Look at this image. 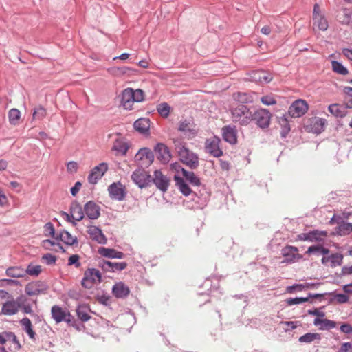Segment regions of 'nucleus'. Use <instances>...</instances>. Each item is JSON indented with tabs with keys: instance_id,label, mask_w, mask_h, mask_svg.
<instances>
[{
	"instance_id": "obj_1",
	"label": "nucleus",
	"mask_w": 352,
	"mask_h": 352,
	"mask_svg": "<svg viewBox=\"0 0 352 352\" xmlns=\"http://www.w3.org/2000/svg\"><path fill=\"white\" fill-rule=\"evenodd\" d=\"M144 99V94L142 89L126 88L122 91L121 103L125 109L131 110L135 102H140Z\"/></svg>"
},
{
	"instance_id": "obj_2",
	"label": "nucleus",
	"mask_w": 352,
	"mask_h": 352,
	"mask_svg": "<svg viewBox=\"0 0 352 352\" xmlns=\"http://www.w3.org/2000/svg\"><path fill=\"white\" fill-rule=\"evenodd\" d=\"M252 111L245 105L239 104L231 109V119L235 123L246 126L252 120Z\"/></svg>"
},
{
	"instance_id": "obj_3",
	"label": "nucleus",
	"mask_w": 352,
	"mask_h": 352,
	"mask_svg": "<svg viewBox=\"0 0 352 352\" xmlns=\"http://www.w3.org/2000/svg\"><path fill=\"white\" fill-rule=\"evenodd\" d=\"M179 157L181 161L192 168H195L199 165V159L197 155L188 149L185 146L179 144L176 145Z\"/></svg>"
},
{
	"instance_id": "obj_4",
	"label": "nucleus",
	"mask_w": 352,
	"mask_h": 352,
	"mask_svg": "<svg viewBox=\"0 0 352 352\" xmlns=\"http://www.w3.org/2000/svg\"><path fill=\"white\" fill-rule=\"evenodd\" d=\"M102 275L100 272L95 268H88L84 272L82 280V286L86 289H91L95 285L101 282Z\"/></svg>"
},
{
	"instance_id": "obj_5",
	"label": "nucleus",
	"mask_w": 352,
	"mask_h": 352,
	"mask_svg": "<svg viewBox=\"0 0 352 352\" xmlns=\"http://www.w3.org/2000/svg\"><path fill=\"white\" fill-rule=\"evenodd\" d=\"M221 141L217 136L208 138L205 142V149L206 153L214 157H219L223 155V152L221 148Z\"/></svg>"
},
{
	"instance_id": "obj_6",
	"label": "nucleus",
	"mask_w": 352,
	"mask_h": 352,
	"mask_svg": "<svg viewBox=\"0 0 352 352\" xmlns=\"http://www.w3.org/2000/svg\"><path fill=\"white\" fill-rule=\"evenodd\" d=\"M252 120L261 129H266L270 124L272 113L267 109H259L252 113Z\"/></svg>"
},
{
	"instance_id": "obj_7",
	"label": "nucleus",
	"mask_w": 352,
	"mask_h": 352,
	"mask_svg": "<svg viewBox=\"0 0 352 352\" xmlns=\"http://www.w3.org/2000/svg\"><path fill=\"white\" fill-rule=\"evenodd\" d=\"M314 28H317L319 30L324 31L328 28V21L322 13L318 4H315L313 12Z\"/></svg>"
},
{
	"instance_id": "obj_8",
	"label": "nucleus",
	"mask_w": 352,
	"mask_h": 352,
	"mask_svg": "<svg viewBox=\"0 0 352 352\" xmlns=\"http://www.w3.org/2000/svg\"><path fill=\"white\" fill-rule=\"evenodd\" d=\"M154 160L152 151L148 148H142L135 155V162L141 166L151 165Z\"/></svg>"
},
{
	"instance_id": "obj_9",
	"label": "nucleus",
	"mask_w": 352,
	"mask_h": 352,
	"mask_svg": "<svg viewBox=\"0 0 352 352\" xmlns=\"http://www.w3.org/2000/svg\"><path fill=\"white\" fill-rule=\"evenodd\" d=\"M282 255L285 259L281 262L282 263H292L300 261L302 256L298 253V250L296 247L292 245H287L282 249Z\"/></svg>"
},
{
	"instance_id": "obj_10",
	"label": "nucleus",
	"mask_w": 352,
	"mask_h": 352,
	"mask_svg": "<svg viewBox=\"0 0 352 352\" xmlns=\"http://www.w3.org/2000/svg\"><path fill=\"white\" fill-rule=\"evenodd\" d=\"M131 179L140 188H144L150 183L151 175L144 169L140 168L133 173Z\"/></svg>"
},
{
	"instance_id": "obj_11",
	"label": "nucleus",
	"mask_w": 352,
	"mask_h": 352,
	"mask_svg": "<svg viewBox=\"0 0 352 352\" xmlns=\"http://www.w3.org/2000/svg\"><path fill=\"white\" fill-rule=\"evenodd\" d=\"M108 170V164L105 162H102L99 165L95 166L88 176V181L91 184H95L98 181L102 178L104 173Z\"/></svg>"
},
{
	"instance_id": "obj_12",
	"label": "nucleus",
	"mask_w": 352,
	"mask_h": 352,
	"mask_svg": "<svg viewBox=\"0 0 352 352\" xmlns=\"http://www.w3.org/2000/svg\"><path fill=\"white\" fill-rule=\"evenodd\" d=\"M108 191L111 199L122 201L126 195L125 188L120 182H115L108 188Z\"/></svg>"
},
{
	"instance_id": "obj_13",
	"label": "nucleus",
	"mask_w": 352,
	"mask_h": 352,
	"mask_svg": "<svg viewBox=\"0 0 352 352\" xmlns=\"http://www.w3.org/2000/svg\"><path fill=\"white\" fill-rule=\"evenodd\" d=\"M307 110V103L303 100H297L289 107V113L292 117L298 118L304 115Z\"/></svg>"
},
{
	"instance_id": "obj_14",
	"label": "nucleus",
	"mask_w": 352,
	"mask_h": 352,
	"mask_svg": "<svg viewBox=\"0 0 352 352\" xmlns=\"http://www.w3.org/2000/svg\"><path fill=\"white\" fill-rule=\"evenodd\" d=\"M130 145L123 138H116L113 143L111 151L116 155L124 156L129 149Z\"/></svg>"
},
{
	"instance_id": "obj_15",
	"label": "nucleus",
	"mask_w": 352,
	"mask_h": 352,
	"mask_svg": "<svg viewBox=\"0 0 352 352\" xmlns=\"http://www.w3.org/2000/svg\"><path fill=\"white\" fill-rule=\"evenodd\" d=\"M21 303L17 300L12 299L3 304L0 314L12 316L18 313Z\"/></svg>"
},
{
	"instance_id": "obj_16",
	"label": "nucleus",
	"mask_w": 352,
	"mask_h": 352,
	"mask_svg": "<svg viewBox=\"0 0 352 352\" xmlns=\"http://www.w3.org/2000/svg\"><path fill=\"white\" fill-rule=\"evenodd\" d=\"M52 316L57 322H70V314L58 305H54L51 309Z\"/></svg>"
},
{
	"instance_id": "obj_17",
	"label": "nucleus",
	"mask_w": 352,
	"mask_h": 352,
	"mask_svg": "<svg viewBox=\"0 0 352 352\" xmlns=\"http://www.w3.org/2000/svg\"><path fill=\"white\" fill-rule=\"evenodd\" d=\"M100 267L104 271L116 272L126 269L127 263L126 262H111L104 260L100 263Z\"/></svg>"
},
{
	"instance_id": "obj_18",
	"label": "nucleus",
	"mask_w": 352,
	"mask_h": 352,
	"mask_svg": "<svg viewBox=\"0 0 352 352\" xmlns=\"http://www.w3.org/2000/svg\"><path fill=\"white\" fill-rule=\"evenodd\" d=\"M46 290V286L39 281L29 283L25 288V292L28 296H37L45 293Z\"/></svg>"
},
{
	"instance_id": "obj_19",
	"label": "nucleus",
	"mask_w": 352,
	"mask_h": 352,
	"mask_svg": "<svg viewBox=\"0 0 352 352\" xmlns=\"http://www.w3.org/2000/svg\"><path fill=\"white\" fill-rule=\"evenodd\" d=\"M343 256L340 253L326 254L322 258V263L327 267H335L341 265Z\"/></svg>"
},
{
	"instance_id": "obj_20",
	"label": "nucleus",
	"mask_w": 352,
	"mask_h": 352,
	"mask_svg": "<svg viewBox=\"0 0 352 352\" xmlns=\"http://www.w3.org/2000/svg\"><path fill=\"white\" fill-rule=\"evenodd\" d=\"M153 182L160 190L166 192L168 188L170 180L160 170L154 172Z\"/></svg>"
},
{
	"instance_id": "obj_21",
	"label": "nucleus",
	"mask_w": 352,
	"mask_h": 352,
	"mask_svg": "<svg viewBox=\"0 0 352 352\" xmlns=\"http://www.w3.org/2000/svg\"><path fill=\"white\" fill-rule=\"evenodd\" d=\"M222 135L223 140L231 144H235L237 142V132L234 126H223L222 128Z\"/></svg>"
},
{
	"instance_id": "obj_22",
	"label": "nucleus",
	"mask_w": 352,
	"mask_h": 352,
	"mask_svg": "<svg viewBox=\"0 0 352 352\" xmlns=\"http://www.w3.org/2000/svg\"><path fill=\"white\" fill-rule=\"evenodd\" d=\"M155 151L157 155V157L164 164L168 163L170 158L171 155L168 148L162 143H159L155 147Z\"/></svg>"
},
{
	"instance_id": "obj_23",
	"label": "nucleus",
	"mask_w": 352,
	"mask_h": 352,
	"mask_svg": "<svg viewBox=\"0 0 352 352\" xmlns=\"http://www.w3.org/2000/svg\"><path fill=\"white\" fill-rule=\"evenodd\" d=\"M87 232L91 239L100 244L107 243V238L103 234L102 230L95 226H91L88 228Z\"/></svg>"
},
{
	"instance_id": "obj_24",
	"label": "nucleus",
	"mask_w": 352,
	"mask_h": 352,
	"mask_svg": "<svg viewBox=\"0 0 352 352\" xmlns=\"http://www.w3.org/2000/svg\"><path fill=\"white\" fill-rule=\"evenodd\" d=\"M98 253L101 256L109 258H122L124 256V254L122 252L118 251L113 248L104 247H100L98 249Z\"/></svg>"
},
{
	"instance_id": "obj_25",
	"label": "nucleus",
	"mask_w": 352,
	"mask_h": 352,
	"mask_svg": "<svg viewBox=\"0 0 352 352\" xmlns=\"http://www.w3.org/2000/svg\"><path fill=\"white\" fill-rule=\"evenodd\" d=\"M112 292L116 298H121L126 297L130 293V289L123 282H118L113 285Z\"/></svg>"
},
{
	"instance_id": "obj_26",
	"label": "nucleus",
	"mask_w": 352,
	"mask_h": 352,
	"mask_svg": "<svg viewBox=\"0 0 352 352\" xmlns=\"http://www.w3.org/2000/svg\"><path fill=\"white\" fill-rule=\"evenodd\" d=\"M56 239L61 241L67 245H77L78 244L77 237L66 230H63L58 234Z\"/></svg>"
},
{
	"instance_id": "obj_27",
	"label": "nucleus",
	"mask_w": 352,
	"mask_h": 352,
	"mask_svg": "<svg viewBox=\"0 0 352 352\" xmlns=\"http://www.w3.org/2000/svg\"><path fill=\"white\" fill-rule=\"evenodd\" d=\"M85 212L87 216L91 219H96L100 216V208L93 201H89L85 204Z\"/></svg>"
},
{
	"instance_id": "obj_28",
	"label": "nucleus",
	"mask_w": 352,
	"mask_h": 352,
	"mask_svg": "<svg viewBox=\"0 0 352 352\" xmlns=\"http://www.w3.org/2000/svg\"><path fill=\"white\" fill-rule=\"evenodd\" d=\"M314 324L319 327L320 330H330L336 327V322L326 318H316L314 320Z\"/></svg>"
},
{
	"instance_id": "obj_29",
	"label": "nucleus",
	"mask_w": 352,
	"mask_h": 352,
	"mask_svg": "<svg viewBox=\"0 0 352 352\" xmlns=\"http://www.w3.org/2000/svg\"><path fill=\"white\" fill-rule=\"evenodd\" d=\"M135 129L141 133H146L150 128V120L148 118H140L133 124Z\"/></svg>"
},
{
	"instance_id": "obj_30",
	"label": "nucleus",
	"mask_w": 352,
	"mask_h": 352,
	"mask_svg": "<svg viewBox=\"0 0 352 352\" xmlns=\"http://www.w3.org/2000/svg\"><path fill=\"white\" fill-rule=\"evenodd\" d=\"M172 166L175 168L179 167L181 168L184 177L192 185L199 186L201 184L199 179L193 172L187 171L185 169L181 168L180 166L177 164H172Z\"/></svg>"
},
{
	"instance_id": "obj_31",
	"label": "nucleus",
	"mask_w": 352,
	"mask_h": 352,
	"mask_svg": "<svg viewBox=\"0 0 352 352\" xmlns=\"http://www.w3.org/2000/svg\"><path fill=\"white\" fill-rule=\"evenodd\" d=\"M7 341L12 342L16 345V349H20L21 345L14 333L7 331L0 333V344H5Z\"/></svg>"
},
{
	"instance_id": "obj_32",
	"label": "nucleus",
	"mask_w": 352,
	"mask_h": 352,
	"mask_svg": "<svg viewBox=\"0 0 352 352\" xmlns=\"http://www.w3.org/2000/svg\"><path fill=\"white\" fill-rule=\"evenodd\" d=\"M70 213L74 221H80L84 218V212L78 204H73L70 208Z\"/></svg>"
},
{
	"instance_id": "obj_33",
	"label": "nucleus",
	"mask_w": 352,
	"mask_h": 352,
	"mask_svg": "<svg viewBox=\"0 0 352 352\" xmlns=\"http://www.w3.org/2000/svg\"><path fill=\"white\" fill-rule=\"evenodd\" d=\"M20 324L23 327V330L28 333L30 338L35 340L36 333L33 330L32 324L28 318H23L20 320Z\"/></svg>"
},
{
	"instance_id": "obj_34",
	"label": "nucleus",
	"mask_w": 352,
	"mask_h": 352,
	"mask_svg": "<svg viewBox=\"0 0 352 352\" xmlns=\"http://www.w3.org/2000/svg\"><path fill=\"white\" fill-rule=\"evenodd\" d=\"M112 73L116 77H122V76H131L137 74V70L128 67H116L112 69Z\"/></svg>"
},
{
	"instance_id": "obj_35",
	"label": "nucleus",
	"mask_w": 352,
	"mask_h": 352,
	"mask_svg": "<svg viewBox=\"0 0 352 352\" xmlns=\"http://www.w3.org/2000/svg\"><path fill=\"white\" fill-rule=\"evenodd\" d=\"M314 283H305L304 284H296L286 287V292L289 294L294 293L295 291L301 292L315 287Z\"/></svg>"
},
{
	"instance_id": "obj_36",
	"label": "nucleus",
	"mask_w": 352,
	"mask_h": 352,
	"mask_svg": "<svg viewBox=\"0 0 352 352\" xmlns=\"http://www.w3.org/2000/svg\"><path fill=\"white\" fill-rule=\"evenodd\" d=\"M233 98L242 104L251 103L254 99L250 94L245 92H237L233 94Z\"/></svg>"
},
{
	"instance_id": "obj_37",
	"label": "nucleus",
	"mask_w": 352,
	"mask_h": 352,
	"mask_svg": "<svg viewBox=\"0 0 352 352\" xmlns=\"http://www.w3.org/2000/svg\"><path fill=\"white\" fill-rule=\"evenodd\" d=\"M318 235L325 236V232L319 233L318 231H313L308 233H302L298 235V239L300 241H310L317 240L318 239Z\"/></svg>"
},
{
	"instance_id": "obj_38",
	"label": "nucleus",
	"mask_w": 352,
	"mask_h": 352,
	"mask_svg": "<svg viewBox=\"0 0 352 352\" xmlns=\"http://www.w3.org/2000/svg\"><path fill=\"white\" fill-rule=\"evenodd\" d=\"M328 109L332 115L336 117L343 118L346 115L345 108L338 104H333L329 105Z\"/></svg>"
},
{
	"instance_id": "obj_39",
	"label": "nucleus",
	"mask_w": 352,
	"mask_h": 352,
	"mask_svg": "<svg viewBox=\"0 0 352 352\" xmlns=\"http://www.w3.org/2000/svg\"><path fill=\"white\" fill-rule=\"evenodd\" d=\"M6 274L12 278H21L25 276V270L20 267H10L6 270Z\"/></svg>"
},
{
	"instance_id": "obj_40",
	"label": "nucleus",
	"mask_w": 352,
	"mask_h": 352,
	"mask_svg": "<svg viewBox=\"0 0 352 352\" xmlns=\"http://www.w3.org/2000/svg\"><path fill=\"white\" fill-rule=\"evenodd\" d=\"M175 180L176 182V185L179 187L180 191L184 195L188 196L192 192V190L184 182L182 178L178 176H175Z\"/></svg>"
},
{
	"instance_id": "obj_41",
	"label": "nucleus",
	"mask_w": 352,
	"mask_h": 352,
	"mask_svg": "<svg viewBox=\"0 0 352 352\" xmlns=\"http://www.w3.org/2000/svg\"><path fill=\"white\" fill-rule=\"evenodd\" d=\"M325 120L320 118H315L311 121L312 130L316 133H320L324 129Z\"/></svg>"
},
{
	"instance_id": "obj_42",
	"label": "nucleus",
	"mask_w": 352,
	"mask_h": 352,
	"mask_svg": "<svg viewBox=\"0 0 352 352\" xmlns=\"http://www.w3.org/2000/svg\"><path fill=\"white\" fill-rule=\"evenodd\" d=\"M21 118V112L19 109L13 108L11 109L8 112L9 122L12 125H17L19 124V120Z\"/></svg>"
},
{
	"instance_id": "obj_43",
	"label": "nucleus",
	"mask_w": 352,
	"mask_h": 352,
	"mask_svg": "<svg viewBox=\"0 0 352 352\" xmlns=\"http://www.w3.org/2000/svg\"><path fill=\"white\" fill-rule=\"evenodd\" d=\"M321 340V336L318 333H307L299 338L300 342L310 343L314 340L319 342Z\"/></svg>"
},
{
	"instance_id": "obj_44",
	"label": "nucleus",
	"mask_w": 352,
	"mask_h": 352,
	"mask_svg": "<svg viewBox=\"0 0 352 352\" xmlns=\"http://www.w3.org/2000/svg\"><path fill=\"white\" fill-rule=\"evenodd\" d=\"M307 254H316L318 255L322 254L323 256L329 253V250L327 248L322 247V245H313L310 246L307 250Z\"/></svg>"
},
{
	"instance_id": "obj_45",
	"label": "nucleus",
	"mask_w": 352,
	"mask_h": 352,
	"mask_svg": "<svg viewBox=\"0 0 352 352\" xmlns=\"http://www.w3.org/2000/svg\"><path fill=\"white\" fill-rule=\"evenodd\" d=\"M42 271V267L39 265L30 264L25 270V275L27 274L30 276H37Z\"/></svg>"
},
{
	"instance_id": "obj_46",
	"label": "nucleus",
	"mask_w": 352,
	"mask_h": 352,
	"mask_svg": "<svg viewBox=\"0 0 352 352\" xmlns=\"http://www.w3.org/2000/svg\"><path fill=\"white\" fill-rule=\"evenodd\" d=\"M278 121L279 124L282 127V136L285 137L286 134L290 131L289 124L287 119L285 117V116H280L278 118Z\"/></svg>"
},
{
	"instance_id": "obj_47",
	"label": "nucleus",
	"mask_w": 352,
	"mask_h": 352,
	"mask_svg": "<svg viewBox=\"0 0 352 352\" xmlns=\"http://www.w3.org/2000/svg\"><path fill=\"white\" fill-rule=\"evenodd\" d=\"M47 115L46 110L42 107H38L34 109L32 119L33 120H43Z\"/></svg>"
},
{
	"instance_id": "obj_48",
	"label": "nucleus",
	"mask_w": 352,
	"mask_h": 352,
	"mask_svg": "<svg viewBox=\"0 0 352 352\" xmlns=\"http://www.w3.org/2000/svg\"><path fill=\"white\" fill-rule=\"evenodd\" d=\"M331 65L333 72L342 75H346L348 73L346 68H345L340 63L333 60L332 61Z\"/></svg>"
},
{
	"instance_id": "obj_49",
	"label": "nucleus",
	"mask_w": 352,
	"mask_h": 352,
	"mask_svg": "<svg viewBox=\"0 0 352 352\" xmlns=\"http://www.w3.org/2000/svg\"><path fill=\"white\" fill-rule=\"evenodd\" d=\"M157 110L162 117L167 118L170 113V107L167 103L164 102L157 106Z\"/></svg>"
},
{
	"instance_id": "obj_50",
	"label": "nucleus",
	"mask_w": 352,
	"mask_h": 352,
	"mask_svg": "<svg viewBox=\"0 0 352 352\" xmlns=\"http://www.w3.org/2000/svg\"><path fill=\"white\" fill-rule=\"evenodd\" d=\"M352 232V224L349 223H342L338 226V232L340 235H346Z\"/></svg>"
},
{
	"instance_id": "obj_51",
	"label": "nucleus",
	"mask_w": 352,
	"mask_h": 352,
	"mask_svg": "<svg viewBox=\"0 0 352 352\" xmlns=\"http://www.w3.org/2000/svg\"><path fill=\"white\" fill-rule=\"evenodd\" d=\"M44 235L45 236H51L52 238L56 239V236H55V229L54 225L48 222L44 226Z\"/></svg>"
},
{
	"instance_id": "obj_52",
	"label": "nucleus",
	"mask_w": 352,
	"mask_h": 352,
	"mask_svg": "<svg viewBox=\"0 0 352 352\" xmlns=\"http://www.w3.org/2000/svg\"><path fill=\"white\" fill-rule=\"evenodd\" d=\"M257 75H258V80L261 82H265V83H267V82H270L272 80V76L264 71H260L258 72H257Z\"/></svg>"
},
{
	"instance_id": "obj_53",
	"label": "nucleus",
	"mask_w": 352,
	"mask_h": 352,
	"mask_svg": "<svg viewBox=\"0 0 352 352\" xmlns=\"http://www.w3.org/2000/svg\"><path fill=\"white\" fill-rule=\"evenodd\" d=\"M308 301H309V298H303V297L289 298L285 300L287 305H289V306L300 304V303L308 302Z\"/></svg>"
},
{
	"instance_id": "obj_54",
	"label": "nucleus",
	"mask_w": 352,
	"mask_h": 352,
	"mask_svg": "<svg viewBox=\"0 0 352 352\" xmlns=\"http://www.w3.org/2000/svg\"><path fill=\"white\" fill-rule=\"evenodd\" d=\"M344 92L346 94L344 99L346 106L348 108H352V87H345Z\"/></svg>"
},
{
	"instance_id": "obj_55",
	"label": "nucleus",
	"mask_w": 352,
	"mask_h": 352,
	"mask_svg": "<svg viewBox=\"0 0 352 352\" xmlns=\"http://www.w3.org/2000/svg\"><path fill=\"white\" fill-rule=\"evenodd\" d=\"M261 102L265 105H273L276 104L275 98L272 95L264 96L261 98Z\"/></svg>"
},
{
	"instance_id": "obj_56",
	"label": "nucleus",
	"mask_w": 352,
	"mask_h": 352,
	"mask_svg": "<svg viewBox=\"0 0 352 352\" xmlns=\"http://www.w3.org/2000/svg\"><path fill=\"white\" fill-rule=\"evenodd\" d=\"M79 259L80 256L78 254H73L70 256L68 259V265H74L76 267H79L80 266Z\"/></svg>"
},
{
	"instance_id": "obj_57",
	"label": "nucleus",
	"mask_w": 352,
	"mask_h": 352,
	"mask_svg": "<svg viewBox=\"0 0 352 352\" xmlns=\"http://www.w3.org/2000/svg\"><path fill=\"white\" fill-rule=\"evenodd\" d=\"M42 260L47 265H52L56 263V257L51 254H45L42 256Z\"/></svg>"
},
{
	"instance_id": "obj_58",
	"label": "nucleus",
	"mask_w": 352,
	"mask_h": 352,
	"mask_svg": "<svg viewBox=\"0 0 352 352\" xmlns=\"http://www.w3.org/2000/svg\"><path fill=\"white\" fill-rule=\"evenodd\" d=\"M308 314L316 316L317 318H322L325 316V313L319 309H314L313 310H308Z\"/></svg>"
},
{
	"instance_id": "obj_59",
	"label": "nucleus",
	"mask_w": 352,
	"mask_h": 352,
	"mask_svg": "<svg viewBox=\"0 0 352 352\" xmlns=\"http://www.w3.org/2000/svg\"><path fill=\"white\" fill-rule=\"evenodd\" d=\"M77 314L78 318L83 322L89 320L90 318V316L87 312L80 309L77 310Z\"/></svg>"
},
{
	"instance_id": "obj_60",
	"label": "nucleus",
	"mask_w": 352,
	"mask_h": 352,
	"mask_svg": "<svg viewBox=\"0 0 352 352\" xmlns=\"http://www.w3.org/2000/svg\"><path fill=\"white\" fill-rule=\"evenodd\" d=\"M335 299L338 303L342 304L349 301V297L346 294H339L335 296Z\"/></svg>"
},
{
	"instance_id": "obj_61",
	"label": "nucleus",
	"mask_w": 352,
	"mask_h": 352,
	"mask_svg": "<svg viewBox=\"0 0 352 352\" xmlns=\"http://www.w3.org/2000/svg\"><path fill=\"white\" fill-rule=\"evenodd\" d=\"M338 352H352V344L351 342L343 343Z\"/></svg>"
},
{
	"instance_id": "obj_62",
	"label": "nucleus",
	"mask_w": 352,
	"mask_h": 352,
	"mask_svg": "<svg viewBox=\"0 0 352 352\" xmlns=\"http://www.w3.org/2000/svg\"><path fill=\"white\" fill-rule=\"evenodd\" d=\"M8 199L3 192L1 189H0V206L5 207L8 206Z\"/></svg>"
},
{
	"instance_id": "obj_63",
	"label": "nucleus",
	"mask_w": 352,
	"mask_h": 352,
	"mask_svg": "<svg viewBox=\"0 0 352 352\" xmlns=\"http://www.w3.org/2000/svg\"><path fill=\"white\" fill-rule=\"evenodd\" d=\"M67 170L69 173H76L78 170V164L75 162H69L67 165Z\"/></svg>"
},
{
	"instance_id": "obj_64",
	"label": "nucleus",
	"mask_w": 352,
	"mask_h": 352,
	"mask_svg": "<svg viewBox=\"0 0 352 352\" xmlns=\"http://www.w3.org/2000/svg\"><path fill=\"white\" fill-rule=\"evenodd\" d=\"M340 330L344 333H352V327L349 324H343L340 327Z\"/></svg>"
}]
</instances>
